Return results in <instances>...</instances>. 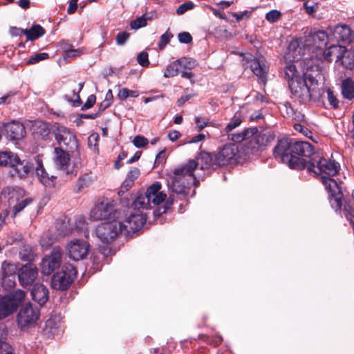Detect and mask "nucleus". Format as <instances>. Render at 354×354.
<instances>
[{"label": "nucleus", "mask_w": 354, "mask_h": 354, "mask_svg": "<svg viewBox=\"0 0 354 354\" xmlns=\"http://www.w3.org/2000/svg\"><path fill=\"white\" fill-rule=\"evenodd\" d=\"M216 157L214 153L206 151H201L197 158L190 160L185 165L176 169L173 171V175L170 176L168 180V186L173 192L178 194L185 195L192 185L195 187L199 184L194 171L200 166L201 170L205 169H216L218 165L215 162Z\"/></svg>", "instance_id": "obj_1"}, {"label": "nucleus", "mask_w": 354, "mask_h": 354, "mask_svg": "<svg viewBox=\"0 0 354 354\" xmlns=\"http://www.w3.org/2000/svg\"><path fill=\"white\" fill-rule=\"evenodd\" d=\"M308 171L321 175L322 182L328 193V199L333 209L339 211L342 206L343 194L337 182L331 177L339 170V164L334 160H328L315 154L310 159Z\"/></svg>", "instance_id": "obj_2"}, {"label": "nucleus", "mask_w": 354, "mask_h": 354, "mask_svg": "<svg viewBox=\"0 0 354 354\" xmlns=\"http://www.w3.org/2000/svg\"><path fill=\"white\" fill-rule=\"evenodd\" d=\"M273 155L290 168L301 170L308 169L310 159L315 153L314 147L309 142L285 138L278 141L273 149Z\"/></svg>", "instance_id": "obj_3"}, {"label": "nucleus", "mask_w": 354, "mask_h": 354, "mask_svg": "<svg viewBox=\"0 0 354 354\" xmlns=\"http://www.w3.org/2000/svg\"><path fill=\"white\" fill-rule=\"evenodd\" d=\"M54 135L59 147L65 149L75 158L79 156V145L76 135L70 129L58 126L54 131Z\"/></svg>", "instance_id": "obj_4"}, {"label": "nucleus", "mask_w": 354, "mask_h": 354, "mask_svg": "<svg viewBox=\"0 0 354 354\" xmlns=\"http://www.w3.org/2000/svg\"><path fill=\"white\" fill-rule=\"evenodd\" d=\"M315 81V78L307 73H304L301 78L296 79L289 83L291 93L295 99L301 103H306L311 99V88L308 82L313 84Z\"/></svg>", "instance_id": "obj_5"}, {"label": "nucleus", "mask_w": 354, "mask_h": 354, "mask_svg": "<svg viewBox=\"0 0 354 354\" xmlns=\"http://www.w3.org/2000/svg\"><path fill=\"white\" fill-rule=\"evenodd\" d=\"M120 212L115 209L113 202L107 198L99 199L91 210L90 217L94 221L119 218Z\"/></svg>", "instance_id": "obj_6"}, {"label": "nucleus", "mask_w": 354, "mask_h": 354, "mask_svg": "<svg viewBox=\"0 0 354 354\" xmlns=\"http://www.w3.org/2000/svg\"><path fill=\"white\" fill-rule=\"evenodd\" d=\"M172 175L173 174L169 175L167 181L169 180L170 176ZM167 187L169 186L167 185ZM161 188V183L159 182H156L147 188L146 193L151 203V205L153 204L154 205H158L165 202L164 210L162 212L164 213L173 205L175 201V196L174 194H176V192H173L172 190L168 187L171 193L169 194V197L167 198V194L164 192L160 191ZM176 194H178L176 193Z\"/></svg>", "instance_id": "obj_7"}, {"label": "nucleus", "mask_w": 354, "mask_h": 354, "mask_svg": "<svg viewBox=\"0 0 354 354\" xmlns=\"http://www.w3.org/2000/svg\"><path fill=\"white\" fill-rule=\"evenodd\" d=\"M77 271L71 263H65L62 271L54 274L51 279L53 288L59 290H67L76 278Z\"/></svg>", "instance_id": "obj_8"}, {"label": "nucleus", "mask_w": 354, "mask_h": 354, "mask_svg": "<svg viewBox=\"0 0 354 354\" xmlns=\"http://www.w3.org/2000/svg\"><path fill=\"white\" fill-rule=\"evenodd\" d=\"M26 293L24 290H17L0 299V319H3L17 310L24 301Z\"/></svg>", "instance_id": "obj_9"}, {"label": "nucleus", "mask_w": 354, "mask_h": 354, "mask_svg": "<svg viewBox=\"0 0 354 354\" xmlns=\"http://www.w3.org/2000/svg\"><path fill=\"white\" fill-rule=\"evenodd\" d=\"M96 236L104 243H111L114 241L122 230L120 221L115 219L99 225L95 230Z\"/></svg>", "instance_id": "obj_10"}, {"label": "nucleus", "mask_w": 354, "mask_h": 354, "mask_svg": "<svg viewBox=\"0 0 354 354\" xmlns=\"http://www.w3.org/2000/svg\"><path fill=\"white\" fill-rule=\"evenodd\" d=\"M39 317V310L33 307L30 304L22 306L19 310L17 322L21 330H26L35 325Z\"/></svg>", "instance_id": "obj_11"}, {"label": "nucleus", "mask_w": 354, "mask_h": 354, "mask_svg": "<svg viewBox=\"0 0 354 354\" xmlns=\"http://www.w3.org/2000/svg\"><path fill=\"white\" fill-rule=\"evenodd\" d=\"M147 221L146 215L142 213L131 214L122 221H120L122 233L130 236L141 229Z\"/></svg>", "instance_id": "obj_12"}, {"label": "nucleus", "mask_w": 354, "mask_h": 354, "mask_svg": "<svg viewBox=\"0 0 354 354\" xmlns=\"http://www.w3.org/2000/svg\"><path fill=\"white\" fill-rule=\"evenodd\" d=\"M238 153L239 149L236 144L232 142L225 144L214 153L215 162L218 167L227 165L236 160Z\"/></svg>", "instance_id": "obj_13"}, {"label": "nucleus", "mask_w": 354, "mask_h": 354, "mask_svg": "<svg viewBox=\"0 0 354 354\" xmlns=\"http://www.w3.org/2000/svg\"><path fill=\"white\" fill-rule=\"evenodd\" d=\"M62 251L59 248H54L51 253L43 259L41 272L44 274L49 275L60 266L62 262Z\"/></svg>", "instance_id": "obj_14"}, {"label": "nucleus", "mask_w": 354, "mask_h": 354, "mask_svg": "<svg viewBox=\"0 0 354 354\" xmlns=\"http://www.w3.org/2000/svg\"><path fill=\"white\" fill-rule=\"evenodd\" d=\"M89 244L84 241L75 239L68 245V250L71 259L75 261L84 259L89 252Z\"/></svg>", "instance_id": "obj_15"}, {"label": "nucleus", "mask_w": 354, "mask_h": 354, "mask_svg": "<svg viewBox=\"0 0 354 354\" xmlns=\"http://www.w3.org/2000/svg\"><path fill=\"white\" fill-rule=\"evenodd\" d=\"M18 278L23 286L32 284L38 276V270L33 263H26L18 270Z\"/></svg>", "instance_id": "obj_16"}, {"label": "nucleus", "mask_w": 354, "mask_h": 354, "mask_svg": "<svg viewBox=\"0 0 354 354\" xmlns=\"http://www.w3.org/2000/svg\"><path fill=\"white\" fill-rule=\"evenodd\" d=\"M249 66L253 73L257 75L262 82L265 83L268 72V66L263 56L253 57L248 60Z\"/></svg>", "instance_id": "obj_17"}, {"label": "nucleus", "mask_w": 354, "mask_h": 354, "mask_svg": "<svg viewBox=\"0 0 354 354\" xmlns=\"http://www.w3.org/2000/svg\"><path fill=\"white\" fill-rule=\"evenodd\" d=\"M54 153V162L57 167L65 171L66 174L73 173L68 170L71 153L58 147L55 148Z\"/></svg>", "instance_id": "obj_18"}, {"label": "nucleus", "mask_w": 354, "mask_h": 354, "mask_svg": "<svg viewBox=\"0 0 354 354\" xmlns=\"http://www.w3.org/2000/svg\"><path fill=\"white\" fill-rule=\"evenodd\" d=\"M6 136L12 140L22 139L26 135V129L24 124L19 122L12 121L5 126Z\"/></svg>", "instance_id": "obj_19"}, {"label": "nucleus", "mask_w": 354, "mask_h": 354, "mask_svg": "<svg viewBox=\"0 0 354 354\" xmlns=\"http://www.w3.org/2000/svg\"><path fill=\"white\" fill-rule=\"evenodd\" d=\"M1 270L3 284H5L8 281L9 286H14L15 283V274L18 270L16 264L3 261Z\"/></svg>", "instance_id": "obj_20"}, {"label": "nucleus", "mask_w": 354, "mask_h": 354, "mask_svg": "<svg viewBox=\"0 0 354 354\" xmlns=\"http://www.w3.org/2000/svg\"><path fill=\"white\" fill-rule=\"evenodd\" d=\"M32 299L39 305H44L48 299V290L41 283H35L31 290Z\"/></svg>", "instance_id": "obj_21"}, {"label": "nucleus", "mask_w": 354, "mask_h": 354, "mask_svg": "<svg viewBox=\"0 0 354 354\" xmlns=\"http://www.w3.org/2000/svg\"><path fill=\"white\" fill-rule=\"evenodd\" d=\"M333 34L337 40L344 42H350L353 38L350 28L346 25L336 26L333 29Z\"/></svg>", "instance_id": "obj_22"}, {"label": "nucleus", "mask_w": 354, "mask_h": 354, "mask_svg": "<svg viewBox=\"0 0 354 354\" xmlns=\"http://www.w3.org/2000/svg\"><path fill=\"white\" fill-rule=\"evenodd\" d=\"M36 174L40 182L46 187H53L55 185V180L57 176L55 175H49L43 167L41 162H38L36 168Z\"/></svg>", "instance_id": "obj_23"}, {"label": "nucleus", "mask_w": 354, "mask_h": 354, "mask_svg": "<svg viewBox=\"0 0 354 354\" xmlns=\"http://www.w3.org/2000/svg\"><path fill=\"white\" fill-rule=\"evenodd\" d=\"M11 168L14 170V173L12 174V176H17L19 178H23L28 174L30 166L28 161L21 160L19 157L17 156L16 162L13 163Z\"/></svg>", "instance_id": "obj_24"}, {"label": "nucleus", "mask_w": 354, "mask_h": 354, "mask_svg": "<svg viewBox=\"0 0 354 354\" xmlns=\"http://www.w3.org/2000/svg\"><path fill=\"white\" fill-rule=\"evenodd\" d=\"M346 48L339 45H333L324 52V57L328 61H340Z\"/></svg>", "instance_id": "obj_25"}, {"label": "nucleus", "mask_w": 354, "mask_h": 354, "mask_svg": "<svg viewBox=\"0 0 354 354\" xmlns=\"http://www.w3.org/2000/svg\"><path fill=\"white\" fill-rule=\"evenodd\" d=\"M21 33L26 36L27 40H35L45 34L44 28L40 25H33L30 29H19Z\"/></svg>", "instance_id": "obj_26"}, {"label": "nucleus", "mask_w": 354, "mask_h": 354, "mask_svg": "<svg viewBox=\"0 0 354 354\" xmlns=\"http://www.w3.org/2000/svg\"><path fill=\"white\" fill-rule=\"evenodd\" d=\"M341 91L343 97L347 100L354 98V81L347 77L342 82Z\"/></svg>", "instance_id": "obj_27"}, {"label": "nucleus", "mask_w": 354, "mask_h": 354, "mask_svg": "<svg viewBox=\"0 0 354 354\" xmlns=\"http://www.w3.org/2000/svg\"><path fill=\"white\" fill-rule=\"evenodd\" d=\"M131 207L134 209H147L151 208V203L147 193L138 194L132 203Z\"/></svg>", "instance_id": "obj_28"}, {"label": "nucleus", "mask_w": 354, "mask_h": 354, "mask_svg": "<svg viewBox=\"0 0 354 354\" xmlns=\"http://www.w3.org/2000/svg\"><path fill=\"white\" fill-rule=\"evenodd\" d=\"M17 154L11 151H0V166L12 167L17 160Z\"/></svg>", "instance_id": "obj_29"}, {"label": "nucleus", "mask_w": 354, "mask_h": 354, "mask_svg": "<svg viewBox=\"0 0 354 354\" xmlns=\"http://www.w3.org/2000/svg\"><path fill=\"white\" fill-rule=\"evenodd\" d=\"M310 37L313 42V45L317 48H322L326 44L328 35L324 30L317 31Z\"/></svg>", "instance_id": "obj_30"}, {"label": "nucleus", "mask_w": 354, "mask_h": 354, "mask_svg": "<svg viewBox=\"0 0 354 354\" xmlns=\"http://www.w3.org/2000/svg\"><path fill=\"white\" fill-rule=\"evenodd\" d=\"M283 76L284 78L288 82L296 81L297 78H301L298 75V72L296 69L295 65L293 64H288L283 68Z\"/></svg>", "instance_id": "obj_31"}, {"label": "nucleus", "mask_w": 354, "mask_h": 354, "mask_svg": "<svg viewBox=\"0 0 354 354\" xmlns=\"http://www.w3.org/2000/svg\"><path fill=\"white\" fill-rule=\"evenodd\" d=\"M93 182L92 177L88 174L81 176L76 182L75 189L77 192H80L84 189L88 187Z\"/></svg>", "instance_id": "obj_32"}, {"label": "nucleus", "mask_w": 354, "mask_h": 354, "mask_svg": "<svg viewBox=\"0 0 354 354\" xmlns=\"http://www.w3.org/2000/svg\"><path fill=\"white\" fill-rule=\"evenodd\" d=\"M270 140V136L266 133L259 132L258 131L255 134L252 136L251 143L254 142L258 147L267 145Z\"/></svg>", "instance_id": "obj_33"}, {"label": "nucleus", "mask_w": 354, "mask_h": 354, "mask_svg": "<svg viewBox=\"0 0 354 354\" xmlns=\"http://www.w3.org/2000/svg\"><path fill=\"white\" fill-rule=\"evenodd\" d=\"M257 128H250L248 129L243 130L241 133L233 134L232 135V140L236 142H240L243 140H248L252 138V136L257 133Z\"/></svg>", "instance_id": "obj_34"}, {"label": "nucleus", "mask_w": 354, "mask_h": 354, "mask_svg": "<svg viewBox=\"0 0 354 354\" xmlns=\"http://www.w3.org/2000/svg\"><path fill=\"white\" fill-rule=\"evenodd\" d=\"M6 340V334L0 328V354H15L13 348Z\"/></svg>", "instance_id": "obj_35"}, {"label": "nucleus", "mask_w": 354, "mask_h": 354, "mask_svg": "<svg viewBox=\"0 0 354 354\" xmlns=\"http://www.w3.org/2000/svg\"><path fill=\"white\" fill-rule=\"evenodd\" d=\"M340 62L345 68L351 69L354 66V52L346 48Z\"/></svg>", "instance_id": "obj_36"}, {"label": "nucleus", "mask_w": 354, "mask_h": 354, "mask_svg": "<svg viewBox=\"0 0 354 354\" xmlns=\"http://www.w3.org/2000/svg\"><path fill=\"white\" fill-rule=\"evenodd\" d=\"M181 71L180 67L177 60L171 63L166 68L164 72V76L165 77H171L177 75Z\"/></svg>", "instance_id": "obj_37"}, {"label": "nucleus", "mask_w": 354, "mask_h": 354, "mask_svg": "<svg viewBox=\"0 0 354 354\" xmlns=\"http://www.w3.org/2000/svg\"><path fill=\"white\" fill-rule=\"evenodd\" d=\"M148 20H151L150 17H147L146 15H143L141 17L136 18L135 20H133L131 24V28L132 29H138L147 26V21Z\"/></svg>", "instance_id": "obj_38"}, {"label": "nucleus", "mask_w": 354, "mask_h": 354, "mask_svg": "<svg viewBox=\"0 0 354 354\" xmlns=\"http://www.w3.org/2000/svg\"><path fill=\"white\" fill-rule=\"evenodd\" d=\"M327 100L331 108L337 109L339 108V101L337 99V95L330 88L326 89Z\"/></svg>", "instance_id": "obj_39"}, {"label": "nucleus", "mask_w": 354, "mask_h": 354, "mask_svg": "<svg viewBox=\"0 0 354 354\" xmlns=\"http://www.w3.org/2000/svg\"><path fill=\"white\" fill-rule=\"evenodd\" d=\"M22 241V235L17 232H10L7 234V245L19 244Z\"/></svg>", "instance_id": "obj_40"}, {"label": "nucleus", "mask_w": 354, "mask_h": 354, "mask_svg": "<svg viewBox=\"0 0 354 354\" xmlns=\"http://www.w3.org/2000/svg\"><path fill=\"white\" fill-rule=\"evenodd\" d=\"M177 62H178L181 70L192 69L196 65V60L191 58L182 57L177 59Z\"/></svg>", "instance_id": "obj_41"}, {"label": "nucleus", "mask_w": 354, "mask_h": 354, "mask_svg": "<svg viewBox=\"0 0 354 354\" xmlns=\"http://www.w3.org/2000/svg\"><path fill=\"white\" fill-rule=\"evenodd\" d=\"M32 203V199L31 198H26L19 201L13 207V216H15L17 213L22 211L26 206L30 205Z\"/></svg>", "instance_id": "obj_42"}, {"label": "nucleus", "mask_w": 354, "mask_h": 354, "mask_svg": "<svg viewBox=\"0 0 354 354\" xmlns=\"http://www.w3.org/2000/svg\"><path fill=\"white\" fill-rule=\"evenodd\" d=\"M58 328L57 324L54 319L50 318L45 323V330L50 335H55Z\"/></svg>", "instance_id": "obj_43"}, {"label": "nucleus", "mask_w": 354, "mask_h": 354, "mask_svg": "<svg viewBox=\"0 0 354 354\" xmlns=\"http://www.w3.org/2000/svg\"><path fill=\"white\" fill-rule=\"evenodd\" d=\"M49 57V55L46 53H37L32 56L26 62L27 64H35L40 61L45 60Z\"/></svg>", "instance_id": "obj_44"}, {"label": "nucleus", "mask_w": 354, "mask_h": 354, "mask_svg": "<svg viewBox=\"0 0 354 354\" xmlns=\"http://www.w3.org/2000/svg\"><path fill=\"white\" fill-rule=\"evenodd\" d=\"M133 185H134V183L132 182V180L127 179L126 178V179L122 183L120 190L118 191V195H120V196L123 195L129 189H131Z\"/></svg>", "instance_id": "obj_45"}, {"label": "nucleus", "mask_w": 354, "mask_h": 354, "mask_svg": "<svg viewBox=\"0 0 354 354\" xmlns=\"http://www.w3.org/2000/svg\"><path fill=\"white\" fill-rule=\"evenodd\" d=\"M281 17V13L279 10H272L266 14V19L268 21L274 23L277 21L278 19H279Z\"/></svg>", "instance_id": "obj_46"}, {"label": "nucleus", "mask_w": 354, "mask_h": 354, "mask_svg": "<svg viewBox=\"0 0 354 354\" xmlns=\"http://www.w3.org/2000/svg\"><path fill=\"white\" fill-rule=\"evenodd\" d=\"M148 53L145 51H142L138 55L137 61L139 64L143 67L148 66L149 64Z\"/></svg>", "instance_id": "obj_47"}, {"label": "nucleus", "mask_w": 354, "mask_h": 354, "mask_svg": "<svg viewBox=\"0 0 354 354\" xmlns=\"http://www.w3.org/2000/svg\"><path fill=\"white\" fill-rule=\"evenodd\" d=\"M173 37V35L169 32V29L167 31L163 34L160 39L159 41V48L160 49L165 48V46L170 41V39Z\"/></svg>", "instance_id": "obj_48"}, {"label": "nucleus", "mask_w": 354, "mask_h": 354, "mask_svg": "<svg viewBox=\"0 0 354 354\" xmlns=\"http://www.w3.org/2000/svg\"><path fill=\"white\" fill-rule=\"evenodd\" d=\"M133 145L138 148H142L147 146L149 143L148 140L142 136H136L133 140Z\"/></svg>", "instance_id": "obj_49"}, {"label": "nucleus", "mask_w": 354, "mask_h": 354, "mask_svg": "<svg viewBox=\"0 0 354 354\" xmlns=\"http://www.w3.org/2000/svg\"><path fill=\"white\" fill-rule=\"evenodd\" d=\"M194 7V4L192 1L185 2L181 4L176 10L177 15H183L187 10H192Z\"/></svg>", "instance_id": "obj_50"}, {"label": "nucleus", "mask_w": 354, "mask_h": 354, "mask_svg": "<svg viewBox=\"0 0 354 354\" xmlns=\"http://www.w3.org/2000/svg\"><path fill=\"white\" fill-rule=\"evenodd\" d=\"M241 120L239 118L234 117L232 120L227 124L225 127V131L229 133L234 129L239 126L241 123Z\"/></svg>", "instance_id": "obj_51"}, {"label": "nucleus", "mask_w": 354, "mask_h": 354, "mask_svg": "<svg viewBox=\"0 0 354 354\" xmlns=\"http://www.w3.org/2000/svg\"><path fill=\"white\" fill-rule=\"evenodd\" d=\"M304 8L308 15H313L317 11L318 6L317 4L314 2L310 3L307 1L304 3Z\"/></svg>", "instance_id": "obj_52"}, {"label": "nucleus", "mask_w": 354, "mask_h": 354, "mask_svg": "<svg viewBox=\"0 0 354 354\" xmlns=\"http://www.w3.org/2000/svg\"><path fill=\"white\" fill-rule=\"evenodd\" d=\"M178 38L179 41L183 44H189L192 41V37L188 32H180Z\"/></svg>", "instance_id": "obj_53"}, {"label": "nucleus", "mask_w": 354, "mask_h": 354, "mask_svg": "<svg viewBox=\"0 0 354 354\" xmlns=\"http://www.w3.org/2000/svg\"><path fill=\"white\" fill-rule=\"evenodd\" d=\"M129 33L127 32H119L116 37V43L119 46H122L129 38Z\"/></svg>", "instance_id": "obj_54"}, {"label": "nucleus", "mask_w": 354, "mask_h": 354, "mask_svg": "<svg viewBox=\"0 0 354 354\" xmlns=\"http://www.w3.org/2000/svg\"><path fill=\"white\" fill-rule=\"evenodd\" d=\"M294 128L296 131L301 133L306 137L311 138L312 132L307 127L300 124H295Z\"/></svg>", "instance_id": "obj_55"}, {"label": "nucleus", "mask_w": 354, "mask_h": 354, "mask_svg": "<svg viewBox=\"0 0 354 354\" xmlns=\"http://www.w3.org/2000/svg\"><path fill=\"white\" fill-rule=\"evenodd\" d=\"M76 228L78 230H84V236L88 237V232L86 227V223L84 218H80L76 221Z\"/></svg>", "instance_id": "obj_56"}, {"label": "nucleus", "mask_w": 354, "mask_h": 354, "mask_svg": "<svg viewBox=\"0 0 354 354\" xmlns=\"http://www.w3.org/2000/svg\"><path fill=\"white\" fill-rule=\"evenodd\" d=\"M96 101V97L95 95H91L88 97L86 102L85 104L82 106V110H87L90 108H91L95 103Z\"/></svg>", "instance_id": "obj_57"}, {"label": "nucleus", "mask_w": 354, "mask_h": 354, "mask_svg": "<svg viewBox=\"0 0 354 354\" xmlns=\"http://www.w3.org/2000/svg\"><path fill=\"white\" fill-rule=\"evenodd\" d=\"M352 197L353 202L352 204L349 203H345L344 206V211L346 215L354 214V191L352 193Z\"/></svg>", "instance_id": "obj_58"}, {"label": "nucleus", "mask_w": 354, "mask_h": 354, "mask_svg": "<svg viewBox=\"0 0 354 354\" xmlns=\"http://www.w3.org/2000/svg\"><path fill=\"white\" fill-rule=\"evenodd\" d=\"M99 140H100V136L98 134H97V133L92 134L89 136V138L88 139V145L90 146L93 145L94 150H97Z\"/></svg>", "instance_id": "obj_59"}, {"label": "nucleus", "mask_w": 354, "mask_h": 354, "mask_svg": "<svg viewBox=\"0 0 354 354\" xmlns=\"http://www.w3.org/2000/svg\"><path fill=\"white\" fill-rule=\"evenodd\" d=\"M84 84V82L79 83V85H78L79 91L77 93L75 92V91H73V95L75 97V99L73 102V105L75 106H80L82 104V100L80 99L79 92L82 89Z\"/></svg>", "instance_id": "obj_60"}, {"label": "nucleus", "mask_w": 354, "mask_h": 354, "mask_svg": "<svg viewBox=\"0 0 354 354\" xmlns=\"http://www.w3.org/2000/svg\"><path fill=\"white\" fill-rule=\"evenodd\" d=\"M195 122L196 124V129L198 131H201L207 125V120L205 119H202L201 117L195 118Z\"/></svg>", "instance_id": "obj_61"}, {"label": "nucleus", "mask_w": 354, "mask_h": 354, "mask_svg": "<svg viewBox=\"0 0 354 354\" xmlns=\"http://www.w3.org/2000/svg\"><path fill=\"white\" fill-rule=\"evenodd\" d=\"M139 175L140 170L138 168L134 167L129 171L127 178L132 180V182L134 183L135 180L139 176Z\"/></svg>", "instance_id": "obj_62"}, {"label": "nucleus", "mask_w": 354, "mask_h": 354, "mask_svg": "<svg viewBox=\"0 0 354 354\" xmlns=\"http://www.w3.org/2000/svg\"><path fill=\"white\" fill-rule=\"evenodd\" d=\"M80 50L79 49L73 48L71 50H67V53L64 54V57L68 58V57H76L80 54Z\"/></svg>", "instance_id": "obj_63"}, {"label": "nucleus", "mask_w": 354, "mask_h": 354, "mask_svg": "<svg viewBox=\"0 0 354 354\" xmlns=\"http://www.w3.org/2000/svg\"><path fill=\"white\" fill-rule=\"evenodd\" d=\"M180 136V133L176 130L170 131L168 133L169 139L173 142L177 140Z\"/></svg>", "instance_id": "obj_64"}]
</instances>
